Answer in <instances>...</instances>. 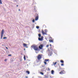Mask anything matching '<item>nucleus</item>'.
I'll return each mask as SVG.
<instances>
[{
	"mask_svg": "<svg viewBox=\"0 0 78 78\" xmlns=\"http://www.w3.org/2000/svg\"><path fill=\"white\" fill-rule=\"evenodd\" d=\"M33 48L35 51H38L39 50V48L37 45H34L31 46Z\"/></svg>",
	"mask_w": 78,
	"mask_h": 78,
	"instance_id": "nucleus-1",
	"label": "nucleus"
},
{
	"mask_svg": "<svg viewBox=\"0 0 78 78\" xmlns=\"http://www.w3.org/2000/svg\"><path fill=\"white\" fill-rule=\"evenodd\" d=\"M41 33L43 35L47 34V29H45L44 30H44H42L41 31Z\"/></svg>",
	"mask_w": 78,
	"mask_h": 78,
	"instance_id": "nucleus-2",
	"label": "nucleus"
},
{
	"mask_svg": "<svg viewBox=\"0 0 78 78\" xmlns=\"http://www.w3.org/2000/svg\"><path fill=\"white\" fill-rule=\"evenodd\" d=\"M37 58L38 60H41V58H42V56L40 55H39L37 57Z\"/></svg>",
	"mask_w": 78,
	"mask_h": 78,
	"instance_id": "nucleus-3",
	"label": "nucleus"
},
{
	"mask_svg": "<svg viewBox=\"0 0 78 78\" xmlns=\"http://www.w3.org/2000/svg\"><path fill=\"white\" fill-rule=\"evenodd\" d=\"M4 33V30H2L1 32V39H2V37H3V34Z\"/></svg>",
	"mask_w": 78,
	"mask_h": 78,
	"instance_id": "nucleus-4",
	"label": "nucleus"
},
{
	"mask_svg": "<svg viewBox=\"0 0 78 78\" xmlns=\"http://www.w3.org/2000/svg\"><path fill=\"white\" fill-rule=\"evenodd\" d=\"M64 73H65V71H64V70H62L61 71L59 72L60 74H61V75H62L63 74H64Z\"/></svg>",
	"mask_w": 78,
	"mask_h": 78,
	"instance_id": "nucleus-5",
	"label": "nucleus"
},
{
	"mask_svg": "<svg viewBox=\"0 0 78 78\" xmlns=\"http://www.w3.org/2000/svg\"><path fill=\"white\" fill-rule=\"evenodd\" d=\"M43 44H41L39 46V48L40 49H42L43 48Z\"/></svg>",
	"mask_w": 78,
	"mask_h": 78,
	"instance_id": "nucleus-6",
	"label": "nucleus"
},
{
	"mask_svg": "<svg viewBox=\"0 0 78 78\" xmlns=\"http://www.w3.org/2000/svg\"><path fill=\"white\" fill-rule=\"evenodd\" d=\"M48 53L49 54H50V55H51V54H52V52L50 50H48Z\"/></svg>",
	"mask_w": 78,
	"mask_h": 78,
	"instance_id": "nucleus-7",
	"label": "nucleus"
},
{
	"mask_svg": "<svg viewBox=\"0 0 78 78\" xmlns=\"http://www.w3.org/2000/svg\"><path fill=\"white\" fill-rule=\"evenodd\" d=\"M43 39V37H41V38H39V37L38 38V40L39 41H42Z\"/></svg>",
	"mask_w": 78,
	"mask_h": 78,
	"instance_id": "nucleus-8",
	"label": "nucleus"
},
{
	"mask_svg": "<svg viewBox=\"0 0 78 78\" xmlns=\"http://www.w3.org/2000/svg\"><path fill=\"white\" fill-rule=\"evenodd\" d=\"M49 42H53V40H49Z\"/></svg>",
	"mask_w": 78,
	"mask_h": 78,
	"instance_id": "nucleus-9",
	"label": "nucleus"
},
{
	"mask_svg": "<svg viewBox=\"0 0 78 78\" xmlns=\"http://www.w3.org/2000/svg\"><path fill=\"white\" fill-rule=\"evenodd\" d=\"M26 73H27V74H28V75H29V74H30V71H26Z\"/></svg>",
	"mask_w": 78,
	"mask_h": 78,
	"instance_id": "nucleus-10",
	"label": "nucleus"
},
{
	"mask_svg": "<svg viewBox=\"0 0 78 78\" xmlns=\"http://www.w3.org/2000/svg\"><path fill=\"white\" fill-rule=\"evenodd\" d=\"M49 61V59H45L44 60V61H45V62H47L48 61Z\"/></svg>",
	"mask_w": 78,
	"mask_h": 78,
	"instance_id": "nucleus-11",
	"label": "nucleus"
},
{
	"mask_svg": "<svg viewBox=\"0 0 78 78\" xmlns=\"http://www.w3.org/2000/svg\"><path fill=\"white\" fill-rule=\"evenodd\" d=\"M35 20H38V16H37V17L35 18Z\"/></svg>",
	"mask_w": 78,
	"mask_h": 78,
	"instance_id": "nucleus-12",
	"label": "nucleus"
},
{
	"mask_svg": "<svg viewBox=\"0 0 78 78\" xmlns=\"http://www.w3.org/2000/svg\"><path fill=\"white\" fill-rule=\"evenodd\" d=\"M56 63H57V62H53V65L54 66H55V65H56Z\"/></svg>",
	"mask_w": 78,
	"mask_h": 78,
	"instance_id": "nucleus-13",
	"label": "nucleus"
},
{
	"mask_svg": "<svg viewBox=\"0 0 78 78\" xmlns=\"http://www.w3.org/2000/svg\"><path fill=\"white\" fill-rule=\"evenodd\" d=\"M51 74H54V71L53 70H52L51 71Z\"/></svg>",
	"mask_w": 78,
	"mask_h": 78,
	"instance_id": "nucleus-14",
	"label": "nucleus"
},
{
	"mask_svg": "<svg viewBox=\"0 0 78 78\" xmlns=\"http://www.w3.org/2000/svg\"><path fill=\"white\" fill-rule=\"evenodd\" d=\"M23 45L24 47H26V46H27V44H26L25 43L23 44Z\"/></svg>",
	"mask_w": 78,
	"mask_h": 78,
	"instance_id": "nucleus-15",
	"label": "nucleus"
},
{
	"mask_svg": "<svg viewBox=\"0 0 78 78\" xmlns=\"http://www.w3.org/2000/svg\"><path fill=\"white\" fill-rule=\"evenodd\" d=\"M60 62H61V63H64V61L62 60H61L60 61Z\"/></svg>",
	"mask_w": 78,
	"mask_h": 78,
	"instance_id": "nucleus-16",
	"label": "nucleus"
},
{
	"mask_svg": "<svg viewBox=\"0 0 78 78\" xmlns=\"http://www.w3.org/2000/svg\"><path fill=\"white\" fill-rule=\"evenodd\" d=\"M38 36L39 37H41V34H38Z\"/></svg>",
	"mask_w": 78,
	"mask_h": 78,
	"instance_id": "nucleus-17",
	"label": "nucleus"
},
{
	"mask_svg": "<svg viewBox=\"0 0 78 78\" xmlns=\"http://www.w3.org/2000/svg\"><path fill=\"white\" fill-rule=\"evenodd\" d=\"M0 4H2V0H0Z\"/></svg>",
	"mask_w": 78,
	"mask_h": 78,
	"instance_id": "nucleus-18",
	"label": "nucleus"
},
{
	"mask_svg": "<svg viewBox=\"0 0 78 78\" xmlns=\"http://www.w3.org/2000/svg\"><path fill=\"white\" fill-rule=\"evenodd\" d=\"M44 63L45 64V65H46L47 64V62H44Z\"/></svg>",
	"mask_w": 78,
	"mask_h": 78,
	"instance_id": "nucleus-19",
	"label": "nucleus"
},
{
	"mask_svg": "<svg viewBox=\"0 0 78 78\" xmlns=\"http://www.w3.org/2000/svg\"><path fill=\"white\" fill-rule=\"evenodd\" d=\"M40 73H41V74L42 75H44V73H42V72H41Z\"/></svg>",
	"mask_w": 78,
	"mask_h": 78,
	"instance_id": "nucleus-20",
	"label": "nucleus"
},
{
	"mask_svg": "<svg viewBox=\"0 0 78 78\" xmlns=\"http://www.w3.org/2000/svg\"><path fill=\"white\" fill-rule=\"evenodd\" d=\"M36 28L37 29H39V26H37L36 27Z\"/></svg>",
	"mask_w": 78,
	"mask_h": 78,
	"instance_id": "nucleus-21",
	"label": "nucleus"
},
{
	"mask_svg": "<svg viewBox=\"0 0 78 78\" xmlns=\"http://www.w3.org/2000/svg\"><path fill=\"white\" fill-rule=\"evenodd\" d=\"M24 60H26L25 56V55H24Z\"/></svg>",
	"mask_w": 78,
	"mask_h": 78,
	"instance_id": "nucleus-22",
	"label": "nucleus"
},
{
	"mask_svg": "<svg viewBox=\"0 0 78 78\" xmlns=\"http://www.w3.org/2000/svg\"><path fill=\"white\" fill-rule=\"evenodd\" d=\"M34 20L33 19V20H32V22L33 23H34Z\"/></svg>",
	"mask_w": 78,
	"mask_h": 78,
	"instance_id": "nucleus-23",
	"label": "nucleus"
},
{
	"mask_svg": "<svg viewBox=\"0 0 78 78\" xmlns=\"http://www.w3.org/2000/svg\"><path fill=\"white\" fill-rule=\"evenodd\" d=\"M61 66H64V64H62Z\"/></svg>",
	"mask_w": 78,
	"mask_h": 78,
	"instance_id": "nucleus-24",
	"label": "nucleus"
},
{
	"mask_svg": "<svg viewBox=\"0 0 78 78\" xmlns=\"http://www.w3.org/2000/svg\"><path fill=\"white\" fill-rule=\"evenodd\" d=\"M49 46V45H46V47H48Z\"/></svg>",
	"mask_w": 78,
	"mask_h": 78,
	"instance_id": "nucleus-25",
	"label": "nucleus"
},
{
	"mask_svg": "<svg viewBox=\"0 0 78 78\" xmlns=\"http://www.w3.org/2000/svg\"><path fill=\"white\" fill-rule=\"evenodd\" d=\"M6 39V37H3V39Z\"/></svg>",
	"mask_w": 78,
	"mask_h": 78,
	"instance_id": "nucleus-26",
	"label": "nucleus"
},
{
	"mask_svg": "<svg viewBox=\"0 0 78 78\" xmlns=\"http://www.w3.org/2000/svg\"><path fill=\"white\" fill-rule=\"evenodd\" d=\"M8 56H11V55H8Z\"/></svg>",
	"mask_w": 78,
	"mask_h": 78,
	"instance_id": "nucleus-27",
	"label": "nucleus"
},
{
	"mask_svg": "<svg viewBox=\"0 0 78 78\" xmlns=\"http://www.w3.org/2000/svg\"><path fill=\"white\" fill-rule=\"evenodd\" d=\"M48 70H50V69L49 68H48Z\"/></svg>",
	"mask_w": 78,
	"mask_h": 78,
	"instance_id": "nucleus-28",
	"label": "nucleus"
},
{
	"mask_svg": "<svg viewBox=\"0 0 78 78\" xmlns=\"http://www.w3.org/2000/svg\"><path fill=\"white\" fill-rule=\"evenodd\" d=\"M5 61H7V59H5V60H4Z\"/></svg>",
	"mask_w": 78,
	"mask_h": 78,
	"instance_id": "nucleus-29",
	"label": "nucleus"
},
{
	"mask_svg": "<svg viewBox=\"0 0 78 78\" xmlns=\"http://www.w3.org/2000/svg\"><path fill=\"white\" fill-rule=\"evenodd\" d=\"M6 48V49H7L8 50V47H5Z\"/></svg>",
	"mask_w": 78,
	"mask_h": 78,
	"instance_id": "nucleus-30",
	"label": "nucleus"
},
{
	"mask_svg": "<svg viewBox=\"0 0 78 78\" xmlns=\"http://www.w3.org/2000/svg\"><path fill=\"white\" fill-rule=\"evenodd\" d=\"M50 47H51V44H50Z\"/></svg>",
	"mask_w": 78,
	"mask_h": 78,
	"instance_id": "nucleus-31",
	"label": "nucleus"
},
{
	"mask_svg": "<svg viewBox=\"0 0 78 78\" xmlns=\"http://www.w3.org/2000/svg\"><path fill=\"white\" fill-rule=\"evenodd\" d=\"M26 78H28V76H26Z\"/></svg>",
	"mask_w": 78,
	"mask_h": 78,
	"instance_id": "nucleus-32",
	"label": "nucleus"
},
{
	"mask_svg": "<svg viewBox=\"0 0 78 78\" xmlns=\"http://www.w3.org/2000/svg\"><path fill=\"white\" fill-rule=\"evenodd\" d=\"M19 11H20V9H19Z\"/></svg>",
	"mask_w": 78,
	"mask_h": 78,
	"instance_id": "nucleus-33",
	"label": "nucleus"
},
{
	"mask_svg": "<svg viewBox=\"0 0 78 78\" xmlns=\"http://www.w3.org/2000/svg\"><path fill=\"white\" fill-rule=\"evenodd\" d=\"M16 6H17V7H18V5H17Z\"/></svg>",
	"mask_w": 78,
	"mask_h": 78,
	"instance_id": "nucleus-34",
	"label": "nucleus"
},
{
	"mask_svg": "<svg viewBox=\"0 0 78 78\" xmlns=\"http://www.w3.org/2000/svg\"><path fill=\"white\" fill-rule=\"evenodd\" d=\"M51 47L50 48V49H51Z\"/></svg>",
	"mask_w": 78,
	"mask_h": 78,
	"instance_id": "nucleus-35",
	"label": "nucleus"
},
{
	"mask_svg": "<svg viewBox=\"0 0 78 78\" xmlns=\"http://www.w3.org/2000/svg\"><path fill=\"white\" fill-rule=\"evenodd\" d=\"M51 39H52V38H51H51H50Z\"/></svg>",
	"mask_w": 78,
	"mask_h": 78,
	"instance_id": "nucleus-36",
	"label": "nucleus"
},
{
	"mask_svg": "<svg viewBox=\"0 0 78 78\" xmlns=\"http://www.w3.org/2000/svg\"><path fill=\"white\" fill-rule=\"evenodd\" d=\"M21 55H22V54H21Z\"/></svg>",
	"mask_w": 78,
	"mask_h": 78,
	"instance_id": "nucleus-37",
	"label": "nucleus"
}]
</instances>
